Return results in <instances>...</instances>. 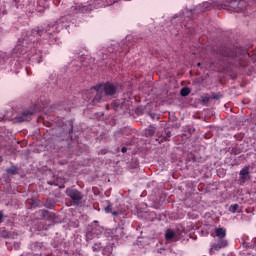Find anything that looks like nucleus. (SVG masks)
I'll return each mask as SVG.
<instances>
[{
	"instance_id": "1",
	"label": "nucleus",
	"mask_w": 256,
	"mask_h": 256,
	"mask_svg": "<svg viewBox=\"0 0 256 256\" xmlns=\"http://www.w3.org/2000/svg\"><path fill=\"white\" fill-rule=\"evenodd\" d=\"M215 7L216 9H225L226 11H243V9H247V1L245 0H217L212 2L203 3V8L206 11H211V8Z\"/></svg>"
},
{
	"instance_id": "13",
	"label": "nucleus",
	"mask_w": 256,
	"mask_h": 256,
	"mask_svg": "<svg viewBox=\"0 0 256 256\" xmlns=\"http://www.w3.org/2000/svg\"><path fill=\"white\" fill-rule=\"evenodd\" d=\"M157 131V129L153 126H149L146 130H145V137H153V135H155V132Z\"/></svg>"
},
{
	"instance_id": "3",
	"label": "nucleus",
	"mask_w": 256,
	"mask_h": 256,
	"mask_svg": "<svg viewBox=\"0 0 256 256\" xmlns=\"http://www.w3.org/2000/svg\"><path fill=\"white\" fill-rule=\"evenodd\" d=\"M96 91L95 101H101L102 95L101 91L104 92V95H107L108 97H113L115 93H117V85L107 82L105 84H99L91 88V91Z\"/></svg>"
},
{
	"instance_id": "5",
	"label": "nucleus",
	"mask_w": 256,
	"mask_h": 256,
	"mask_svg": "<svg viewBox=\"0 0 256 256\" xmlns=\"http://www.w3.org/2000/svg\"><path fill=\"white\" fill-rule=\"evenodd\" d=\"M79 7L82 13H89V11H93V9H101V7H105V3L103 0H90L88 5Z\"/></svg>"
},
{
	"instance_id": "23",
	"label": "nucleus",
	"mask_w": 256,
	"mask_h": 256,
	"mask_svg": "<svg viewBox=\"0 0 256 256\" xmlns=\"http://www.w3.org/2000/svg\"><path fill=\"white\" fill-rule=\"evenodd\" d=\"M45 9H49V4L48 3L44 4L43 8H40V9L38 8V11H40V12L45 11Z\"/></svg>"
},
{
	"instance_id": "31",
	"label": "nucleus",
	"mask_w": 256,
	"mask_h": 256,
	"mask_svg": "<svg viewBox=\"0 0 256 256\" xmlns=\"http://www.w3.org/2000/svg\"><path fill=\"white\" fill-rule=\"evenodd\" d=\"M27 71V75H31V73L29 72V68H26Z\"/></svg>"
},
{
	"instance_id": "18",
	"label": "nucleus",
	"mask_w": 256,
	"mask_h": 256,
	"mask_svg": "<svg viewBox=\"0 0 256 256\" xmlns=\"http://www.w3.org/2000/svg\"><path fill=\"white\" fill-rule=\"evenodd\" d=\"M237 209H239V204H232L229 208L230 213H237Z\"/></svg>"
},
{
	"instance_id": "9",
	"label": "nucleus",
	"mask_w": 256,
	"mask_h": 256,
	"mask_svg": "<svg viewBox=\"0 0 256 256\" xmlns=\"http://www.w3.org/2000/svg\"><path fill=\"white\" fill-rule=\"evenodd\" d=\"M165 239L168 243H177L179 241V237L177 236V233L173 231L172 229H168L165 233Z\"/></svg>"
},
{
	"instance_id": "10",
	"label": "nucleus",
	"mask_w": 256,
	"mask_h": 256,
	"mask_svg": "<svg viewBox=\"0 0 256 256\" xmlns=\"http://www.w3.org/2000/svg\"><path fill=\"white\" fill-rule=\"evenodd\" d=\"M239 176L241 181H250L251 180V174L249 172V167H245L240 170Z\"/></svg>"
},
{
	"instance_id": "30",
	"label": "nucleus",
	"mask_w": 256,
	"mask_h": 256,
	"mask_svg": "<svg viewBox=\"0 0 256 256\" xmlns=\"http://www.w3.org/2000/svg\"><path fill=\"white\" fill-rule=\"evenodd\" d=\"M213 99H219V95L214 94V95H213Z\"/></svg>"
},
{
	"instance_id": "21",
	"label": "nucleus",
	"mask_w": 256,
	"mask_h": 256,
	"mask_svg": "<svg viewBox=\"0 0 256 256\" xmlns=\"http://www.w3.org/2000/svg\"><path fill=\"white\" fill-rule=\"evenodd\" d=\"M6 217L7 216H5V212H3V210H0V223H3Z\"/></svg>"
},
{
	"instance_id": "2",
	"label": "nucleus",
	"mask_w": 256,
	"mask_h": 256,
	"mask_svg": "<svg viewBox=\"0 0 256 256\" xmlns=\"http://www.w3.org/2000/svg\"><path fill=\"white\" fill-rule=\"evenodd\" d=\"M216 55H221L222 57H228L229 59H232V65H234L235 67L241 66V60L247 59V57H249L248 52L243 50V48L241 47H236L234 50L221 47L216 52Z\"/></svg>"
},
{
	"instance_id": "7",
	"label": "nucleus",
	"mask_w": 256,
	"mask_h": 256,
	"mask_svg": "<svg viewBox=\"0 0 256 256\" xmlns=\"http://www.w3.org/2000/svg\"><path fill=\"white\" fill-rule=\"evenodd\" d=\"M228 245L227 240H219L217 243H214L210 247V255H213L215 251H221Z\"/></svg>"
},
{
	"instance_id": "14",
	"label": "nucleus",
	"mask_w": 256,
	"mask_h": 256,
	"mask_svg": "<svg viewBox=\"0 0 256 256\" xmlns=\"http://www.w3.org/2000/svg\"><path fill=\"white\" fill-rule=\"evenodd\" d=\"M190 93H191V89L189 87H184L180 91V95L182 97H187V95H189Z\"/></svg>"
},
{
	"instance_id": "6",
	"label": "nucleus",
	"mask_w": 256,
	"mask_h": 256,
	"mask_svg": "<svg viewBox=\"0 0 256 256\" xmlns=\"http://www.w3.org/2000/svg\"><path fill=\"white\" fill-rule=\"evenodd\" d=\"M66 195L72 199L74 205H80L81 200L83 199V194L81 191L75 188H67Z\"/></svg>"
},
{
	"instance_id": "32",
	"label": "nucleus",
	"mask_w": 256,
	"mask_h": 256,
	"mask_svg": "<svg viewBox=\"0 0 256 256\" xmlns=\"http://www.w3.org/2000/svg\"><path fill=\"white\" fill-rule=\"evenodd\" d=\"M14 1H15L16 5H19V1H17V0H14Z\"/></svg>"
},
{
	"instance_id": "22",
	"label": "nucleus",
	"mask_w": 256,
	"mask_h": 256,
	"mask_svg": "<svg viewBox=\"0 0 256 256\" xmlns=\"http://www.w3.org/2000/svg\"><path fill=\"white\" fill-rule=\"evenodd\" d=\"M13 247L16 251L21 249V242H14Z\"/></svg>"
},
{
	"instance_id": "4",
	"label": "nucleus",
	"mask_w": 256,
	"mask_h": 256,
	"mask_svg": "<svg viewBox=\"0 0 256 256\" xmlns=\"http://www.w3.org/2000/svg\"><path fill=\"white\" fill-rule=\"evenodd\" d=\"M51 29H52L51 25H47L46 27H43V26L36 27L32 30V35H36V40L41 39V37H44L45 39H49V37L53 35V31Z\"/></svg>"
},
{
	"instance_id": "19",
	"label": "nucleus",
	"mask_w": 256,
	"mask_h": 256,
	"mask_svg": "<svg viewBox=\"0 0 256 256\" xmlns=\"http://www.w3.org/2000/svg\"><path fill=\"white\" fill-rule=\"evenodd\" d=\"M103 1H104V6L109 7L110 5L117 3V1L119 0H103Z\"/></svg>"
},
{
	"instance_id": "12",
	"label": "nucleus",
	"mask_w": 256,
	"mask_h": 256,
	"mask_svg": "<svg viewBox=\"0 0 256 256\" xmlns=\"http://www.w3.org/2000/svg\"><path fill=\"white\" fill-rule=\"evenodd\" d=\"M38 215L40 219H53L54 214L47 210H39Z\"/></svg>"
},
{
	"instance_id": "29",
	"label": "nucleus",
	"mask_w": 256,
	"mask_h": 256,
	"mask_svg": "<svg viewBox=\"0 0 256 256\" xmlns=\"http://www.w3.org/2000/svg\"><path fill=\"white\" fill-rule=\"evenodd\" d=\"M127 151V147H122L121 153H125Z\"/></svg>"
},
{
	"instance_id": "17",
	"label": "nucleus",
	"mask_w": 256,
	"mask_h": 256,
	"mask_svg": "<svg viewBox=\"0 0 256 256\" xmlns=\"http://www.w3.org/2000/svg\"><path fill=\"white\" fill-rule=\"evenodd\" d=\"M92 251H94V253H99V251H101V243H95L92 246Z\"/></svg>"
},
{
	"instance_id": "11",
	"label": "nucleus",
	"mask_w": 256,
	"mask_h": 256,
	"mask_svg": "<svg viewBox=\"0 0 256 256\" xmlns=\"http://www.w3.org/2000/svg\"><path fill=\"white\" fill-rule=\"evenodd\" d=\"M215 235L219 239V241L225 240V238L227 237V229L223 227H218L215 229Z\"/></svg>"
},
{
	"instance_id": "8",
	"label": "nucleus",
	"mask_w": 256,
	"mask_h": 256,
	"mask_svg": "<svg viewBox=\"0 0 256 256\" xmlns=\"http://www.w3.org/2000/svg\"><path fill=\"white\" fill-rule=\"evenodd\" d=\"M31 117H33V111L25 110L21 115L16 117L17 123H24V121H31Z\"/></svg>"
},
{
	"instance_id": "27",
	"label": "nucleus",
	"mask_w": 256,
	"mask_h": 256,
	"mask_svg": "<svg viewBox=\"0 0 256 256\" xmlns=\"http://www.w3.org/2000/svg\"><path fill=\"white\" fill-rule=\"evenodd\" d=\"M111 214L113 217H119V211H112Z\"/></svg>"
},
{
	"instance_id": "20",
	"label": "nucleus",
	"mask_w": 256,
	"mask_h": 256,
	"mask_svg": "<svg viewBox=\"0 0 256 256\" xmlns=\"http://www.w3.org/2000/svg\"><path fill=\"white\" fill-rule=\"evenodd\" d=\"M105 213H112L113 212V205L108 204L107 207L104 208Z\"/></svg>"
},
{
	"instance_id": "28",
	"label": "nucleus",
	"mask_w": 256,
	"mask_h": 256,
	"mask_svg": "<svg viewBox=\"0 0 256 256\" xmlns=\"http://www.w3.org/2000/svg\"><path fill=\"white\" fill-rule=\"evenodd\" d=\"M46 207H48V209H53L54 205L53 204L49 205V202H46Z\"/></svg>"
},
{
	"instance_id": "25",
	"label": "nucleus",
	"mask_w": 256,
	"mask_h": 256,
	"mask_svg": "<svg viewBox=\"0 0 256 256\" xmlns=\"http://www.w3.org/2000/svg\"><path fill=\"white\" fill-rule=\"evenodd\" d=\"M98 155H107V149H102V150H100V152L98 153Z\"/></svg>"
},
{
	"instance_id": "33",
	"label": "nucleus",
	"mask_w": 256,
	"mask_h": 256,
	"mask_svg": "<svg viewBox=\"0 0 256 256\" xmlns=\"http://www.w3.org/2000/svg\"><path fill=\"white\" fill-rule=\"evenodd\" d=\"M197 66H198V67H201V63L199 62V63L197 64Z\"/></svg>"
},
{
	"instance_id": "15",
	"label": "nucleus",
	"mask_w": 256,
	"mask_h": 256,
	"mask_svg": "<svg viewBox=\"0 0 256 256\" xmlns=\"http://www.w3.org/2000/svg\"><path fill=\"white\" fill-rule=\"evenodd\" d=\"M169 139H171V132H166V136H161L158 138V141H160L161 143H163V141H169Z\"/></svg>"
},
{
	"instance_id": "24",
	"label": "nucleus",
	"mask_w": 256,
	"mask_h": 256,
	"mask_svg": "<svg viewBox=\"0 0 256 256\" xmlns=\"http://www.w3.org/2000/svg\"><path fill=\"white\" fill-rule=\"evenodd\" d=\"M17 51H21V45H18L13 49V53H17Z\"/></svg>"
},
{
	"instance_id": "26",
	"label": "nucleus",
	"mask_w": 256,
	"mask_h": 256,
	"mask_svg": "<svg viewBox=\"0 0 256 256\" xmlns=\"http://www.w3.org/2000/svg\"><path fill=\"white\" fill-rule=\"evenodd\" d=\"M70 129L68 131L69 134L73 133V122H69Z\"/></svg>"
},
{
	"instance_id": "16",
	"label": "nucleus",
	"mask_w": 256,
	"mask_h": 256,
	"mask_svg": "<svg viewBox=\"0 0 256 256\" xmlns=\"http://www.w3.org/2000/svg\"><path fill=\"white\" fill-rule=\"evenodd\" d=\"M6 171L8 175H17V167L15 166L8 168Z\"/></svg>"
},
{
	"instance_id": "34",
	"label": "nucleus",
	"mask_w": 256,
	"mask_h": 256,
	"mask_svg": "<svg viewBox=\"0 0 256 256\" xmlns=\"http://www.w3.org/2000/svg\"><path fill=\"white\" fill-rule=\"evenodd\" d=\"M252 1H253L254 5H256V0H252Z\"/></svg>"
}]
</instances>
